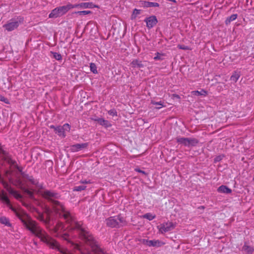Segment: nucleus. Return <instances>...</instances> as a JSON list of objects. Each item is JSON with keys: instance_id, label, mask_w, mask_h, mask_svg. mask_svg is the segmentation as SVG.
Segmentation results:
<instances>
[{"instance_id": "a18cd8bd", "label": "nucleus", "mask_w": 254, "mask_h": 254, "mask_svg": "<svg viewBox=\"0 0 254 254\" xmlns=\"http://www.w3.org/2000/svg\"><path fill=\"white\" fill-rule=\"evenodd\" d=\"M57 127H55V126L54 125H51L50 126V127L51 128H53L54 129V130L55 131V128H56Z\"/></svg>"}, {"instance_id": "a878e982", "label": "nucleus", "mask_w": 254, "mask_h": 254, "mask_svg": "<svg viewBox=\"0 0 254 254\" xmlns=\"http://www.w3.org/2000/svg\"><path fill=\"white\" fill-rule=\"evenodd\" d=\"M9 193L13 195L16 199H18L22 198V195L13 189L12 190H10V192Z\"/></svg>"}, {"instance_id": "7c9ffc66", "label": "nucleus", "mask_w": 254, "mask_h": 254, "mask_svg": "<svg viewBox=\"0 0 254 254\" xmlns=\"http://www.w3.org/2000/svg\"><path fill=\"white\" fill-rule=\"evenodd\" d=\"M91 13H92V12L90 10H83V11H78L77 12H75V13L78 14L80 15H86V14H90Z\"/></svg>"}, {"instance_id": "20e7f679", "label": "nucleus", "mask_w": 254, "mask_h": 254, "mask_svg": "<svg viewBox=\"0 0 254 254\" xmlns=\"http://www.w3.org/2000/svg\"><path fill=\"white\" fill-rule=\"evenodd\" d=\"M24 19L21 16L15 17L9 20L3 27L7 31H12L16 29L19 25L22 23Z\"/></svg>"}, {"instance_id": "bb28decb", "label": "nucleus", "mask_w": 254, "mask_h": 254, "mask_svg": "<svg viewBox=\"0 0 254 254\" xmlns=\"http://www.w3.org/2000/svg\"><path fill=\"white\" fill-rule=\"evenodd\" d=\"M51 54L53 55V57L56 60H57L58 61L62 60V55L60 54H59L58 53L54 52H51Z\"/></svg>"}, {"instance_id": "f704fd0d", "label": "nucleus", "mask_w": 254, "mask_h": 254, "mask_svg": "<svg viewBox=\"0 0 254 254\" xmlns=\"http://www.w3.org/2000/svg\"><path fill=\"white\" fill-rule=\"evenodd\" d=\"M0 101L3 102L4 103L7 104H9V100L1 94H0Z\"/></svg>"}, {"instance_id": "a211bd4d", "label": "nucleus", "mask_w": 254, "mask_h": 254, "mask_svg": "<svg viewBox=\"0 0 254 254\" xmlns=\"http://www.w3.org/2000/svg\"><path fill=\"white\" fill-rule=\"evenodd\" d=\"M22 177L28 180L31 184L33 185H36L37 183V181L35 180L32 176H29L28 174L25 173L23 174Z\"/></svg>"}, {"instance_id": "79ce46f5", "label": "nucleus", "mask_w": 254, "mask_h": 254, "mask_svg": "<svg viewBox=\"0 0 254 254\" xmlns=\"http://www.w3.org/2000/svg\"><path fill=\"white\" fill-rule=\"evenodd\" d=\"M140 13V10H138V9H134L133 12V15H137L139 14Z\"/></svg>"}, {"instance_id": "4c0bfd02", "label": "nucleus", "mask_w": 254, "mask_h": 254, "mask_svg": "<svg viewBox=\"0 0 254 254\" xmlns=\"http://www.w3.org/2000/svg\"><path fill=\"white\" fill-rule=\"evenodd\" d=\"M79 183L82 184H90L92 183V182L90 180H81Z\"/></svg>"}, {"instance_id": "37998d69", "label": "nucleus", "mask_w": 254, "mask_h": 254, "mask_svg": "<svg viewBox=\"0 0 254 254\" xmlns=\"http://www.w3.org/2000/svg\"><path fill=\"white\" fill-rule=\"evenodd\" d=\"M149 240H146V239H142L141 240V242L144 245H146L148 246V242H149Z\"/></svg>"}, {"instance_id": "423d86ee", "label": "nucleus", "mask_w": 254, "mask_h": 254, "mask_svg": "<svg viewBox=\"0 0 254 254\" xmlns=\"http://www.w3.org/2000/svg\"><path fill=\"white\" fill-rule=\"evenodd\" d=\"M175 227L176 224L172 222L168 221L166 223H163L159 226V232L162 234H164L173 230L175 229Z\"/></svg>"}, {"instance_id": "4be33fe9", "label": "nucleus", "mask_w": 254, "mask_h": 254, "mask_svg": "<svg viewBox=\"0 0 254 254\" xmlns=\"http://www.w3.org/2000/svg\"><path fill=\"white\" fill-rule=\"evenodd\" d=\"M5 157V160L10 165H13L15 167V165H17L15 161L12 160L11 158H10L7 155L6 156H4Z\"/></svg>"}, {"instance_id": "f3484780", "label": "nucleus", "mask_w": 254, "mask_h": 254, "mask_svg": "<svg viewBox=\"0 0 254 254\" xmlns=\"http://www.w3.org/2000/svg\"><path fill=\"white\" fill-rule=\"evenodd\" d=\"M131 64L133 67L141 68L143 67V64H142L141 62L138 60H133L131 63Z\"/></svg>"}, {"instance_id": "cd10ccee", "label": "nucleus", "mask_w": 254, "mask_h": 254, "mask_svg": "<svg viewBox=\"0 0 254 254\" xmlns=\"http://www.w3.org/2000/svg\"><path fill=\"white\" fill-rule=\"evenodd\" d=\"M90 69L91 72L93 73H97V67L95 64L91 63L90 64Z\"/></svg>"}, {"instance_id": "c756f323", "label": "nucleus", "mask_w": 254, "mask_h": 254, "mask_svg": "<svg viewBox=\"0 0 254 254\" xmlns=\"http://www.w3.org/2000/svg\"><path fill=\"white\" fill-rule=\"evenodd\" d=\"M143 217H144V218H146V219H148L149 220H152L155 218V216L153 215L152 214H151L150 213H148L144 214Z\"/></svg>"}, {"instance_id": "412c9836", "label": "nucleus", "mask_w": 254, "mask_h": 254, "mask_svg": "<svg viewBox=\"0 0 254 254\" xmlns=\"http://www.w3.org/2000/svg\"><path fill=\"white\" fill-rule=\"evenodd\" d=\"M192 93L194 95L196 96H205L207 94V91L203 89H201L200 91H193Z\"/></svg>"}, {"instance_id": "f257e3e1", "label": "nucleus", "mask_w": 254, "mask_h": 254, "mask_svg": "<svg viewBox=\"0 0 254 254\" xmlns=\"http://www.w3.org/2000/svg\"><path fill=\"white\" fill-rule=\"evenodd\" d=\"M43 196L45 198L52 203L55 211L58 213L59 212L60 215L64 217L66 221L70 224V229L77 230L76 228H74V223L78 222L74 219L69 212L65 210L62 203L56 200L60 197V194L55 191L45 190L43 192Z\"/></svg>"}, {"instance_id": "dca6fc26", "label": "nucleus", "mask_w": 254, "mask_h": 254, "mask_svg": "<svg viewBox=\"0 0 254 254\" xmlns=\"http://www.w3.org/2000/svg\"><path fill=\"white\" fill-rule=\"evenodd\" d=\"M242 251L245 252L247 254H252L254 250L252 247L245 244L242 248Z\"/></svg>"}, {"instance_id": "f8f14e48", "label": "nucleus", "mask_w": 254, "mask_h": 254, "mask_svg": "<svg viewBox=\"0 0 254 254\" xmlns=\"http://www.w3.org/2000/svg\"><path fill=\"white\" fill-rule=\"evenodd\" d=\"M142 5L144 7H158L159 4L157 2H150L146 1H141Z\"/></svg>"}, {"instance_id": "473e14b6", "label": "nucleus", "mask_w": 254, "mask_h": 254, "mask_svg": "<svg viewBox=\"0 0 254 254\" xmlns=\"http://www.w3.org/2000/svg\"><path fill=\"white\" fill-rule=\"evenodd\" d=\"M108 114L112 116H117V112L116 110L114 109H111L108 112Z\"/></svg>"}, {"instance_id": "c03bdc74", "label": "nucleus", "mask_w": 254, "mask_h": 254, "mask_svg": "<svg viewBox=\"0 0 254 254\" xmlns=\"http://www.w3.org/2000/svg\"><path fill=\"white\" fill-rule=\"evenodd\" d=\"M135 171L137 172L142 173V174L146 175V172L145 171H142V170H140L139 169H135Z\"/></svg>"}, {"instance_id": "b1692460", "label": "nucleus", "mask_w": 254, "mask_h": 254, "mask_svg": "<svg viewBox=\"0 0 254 254\" xmlns=\"http://www.w3.org/2000/svg\"><path fill=\"white\" fill-rule=\"evenodd\" d=\"M1 184L3 185V187L8 191L9 193L10 192V190H13L9 185L7 182L3 180H2Z\"/></svg>"}, {"instance_id": "0eeeda50", "label": "nucleus", "mask_w": 254, "mask_h": 254, "mask_svg": "<svg viewBox=\"0 0 254 254\" xmlns=\"http://www.w3.org/2000/svg\"><path fill=\"white\" fill-rule=\"evenodd\" d=\"M144 22L146 23V26L150 29L153 27L157 23L158 21L155 16H151L144 19Z\"/></svg>"}, {"instance_id": "393cba45", "label": "nucleus", "mask_w": 254, "mask_h": 254, "mask_svg": "<svg viewBox=\"0 0 254 254\" xmlns=\"http://www.w3.org/2000/svg\"><path fill=\"white\" fill-rule=\"evenodd\" d=\"M86 188V186L84 185H80L78 186H75L73 188V191H80L83 190H85Z\"/></svg>"}, {"instance_id": "1a4fd4ad", "label": "nucleus", "mask_w": 254, "mask_h": 254, "mask_svg": "<svg viewBox=\"0 0 254 254\" xmlns=\"http://www.w3.org/2000/svg\"><path fill=\"white\" fill-rule=\"evenodd\" d=\"M95 5L92 2H82L79 4H72V8L80 7L82 8H91L94 7Z\"/></svg>"}, {"instance_id": "2f4dec72", "label": "nucleus", "mask_w": 254, "mask_h": 254, "mask_svg": "<svg viewBox=\"0 0 254 254\" xmlns=\"http://www.w3.org/2000/svg\"><path fill=\"white\" fill-rule=\"evenodd\" d=\"M62 127L63 128L64 132L65 131H69L70 129V126L67 123L64 124L63 126H62Z\"/></svg>"}, {"instance_id": "2eb2a0df", "label": "nucleus", "mask_w": 254, "mask_h": 254, "mask_svg": "<svg viewBox=\"0 0 254 254\" xmlns=\"http://www.w3.org/2000/svg\"><path fill=\"white\" fill-rule=\"evenodd\" d=\"M55 132L59 136L64 137L66 136L65 132H64L62 126H58L55 128Z\"/></svg>"}, {"instance_id": "49530a36", "label": "nucleus", "mask_w": 254, "mask_h": 254, "mask_svg": "<svg viewBox=\"0 0 254 254\" xmlns=\"http://www.w3.org/2000/svg\"><path fill=\"white\" fill-rule=\"evenodd\" d=\"M253 58H254V57H253Z\"/></svg>"}, {"instance_id": "c9c22d12", "label": "nucleus", "mask_w": 254, "mask_h": 254, "mask_svg": "<svg viewBox=\"0 0 254 254\" xmlns=\"http://www.w3.org/2000/svg\"><path fill=\"white\" fill-rule=\"evenodd\" d=\"M178 48L180 49L184 50H190V48L189 47L184 45H178Z\"/></svg>"}, {"instance_id": "58836bf2", "label": "nucleus", "mask_w": 254, "mask_h": 254, "mask_svg": "<svg viewBox=\"0 0 254 254\" xmlns=\"http://www.w3.org/2000/svg\"><path fill=\"white\" fill-rule=\"evenodd\" d=\"M15 168L20 173V174L22 175V176L23 175V174H25V173L22 171V168L20 167H19L17 165H15Z\"/></svg>"}, {"instance_id": "6ab92c4d", "label": "nucleus", "mask_w": 254, "mask_h": 254, "mask_svg": "<svg viewBox=\"0 0 254 254\" xmlns=\"http://www.w3.org/2000/svg\"><path fill=\"white\" fill-rule=\"evenodd\" d=\"M240 76V73L238 71H234L230 77L231 81L236 82Z\"/></svg>"}, {"instance_id": "6e6552de", "label": "nucleus", "mask_w": 254, "mask_h": 254, "mask_svg": "<svg viewBox=\"0 0 254 254\" xmlns=\"http://www.w3.org/2000/svg\"><path fill=\"white\" fill-rule=\"evenodd\" d=\"M88 146V143H77L70 146V150L72 152H77L82 149L86 148Z\"/></svg>"}, {"instance_id": "5701e85b", "label": "nucleus", "mask_w": 254, "mask_h": 254, "mask_svg": "<svg viewBox=\"0 0 254 254\" xmlns=\"http://www.w3.org/2000/svg\"><path fill=\"white\" fill-rule=\"evenodd\" d=\"M164 54L157 52L155 54V56L154 57V60L155 61H162L164 60Z\"/></svg>"}, {"instance_id": "ddd939ff", "label": "nucleus", "mask_w": 254, "mask_h": 254, "mask_svg": "<svg viewBox=\"0 0 254 254\" xmlns=\"http://www.w3.org/2000/svg\"><path fill=\"white\" fill-rule=\"evenodd\" d=\"M217 191L219 192L224 193L226 194H229L232 192V190L230 188L224 185L220 186L218 188Z\"/></svg>"}, {"instance_id": "a19ab883", "label": "nucleus", "mask_w": 254, "mask_h": 254, "mask_svg": "<svg viewBox=\"0 0 254 254\" xmlns=\"http://www.w3.org/2000/svg\"><path fill=\"white\" fill-rule=\"evenodd\" d=\"M39 219L41 221L47 223V221L44 219V216L42 214H40L39 217Z\"/></svg>"}, {"instance_id": "ea45409f", "label": "nucleus", "mask_w": 254, "mask_h": 254, "mask_svg": "<svg viewBox=\"0 0 254 254\" xmlns=\"http://www.w3.org/2000/svg\"><path fill=\"white\" fill-rule=\"evenodd\" d=\"M222 159V157L221 156H218L217 157H216L214 159V162H219L220 161V160H221Z\"/></svg>"}, {"instance_id": "aec40b11", "label": "nucleus", "mask_w": 254, "mask_h": 254, "mask_svg": "<svg viewBox=\"0 0 254 254\" xmlns=\"http://www.w3.org/2000/svg\"><path fill=\"white\" fill-rule=\"evenodd\" d=\"M238 17V15L237 14H233L231 15L230 16L228 17L226 19L225 22L226 25L229 24L232 21L235 20Z\"/></svg>"}, {"instance_id": "7ed1b4c3", "label": "nucleus", "mask_w": 254, "mask_h": 254, "mask_svg": "<svg viewBox=\"0 0 254 254\" xmlns=\"http://www.w3.org/2000/svg\"><path fill=\"white\" fill-rule=\"evenodd\" d=\"M72 4L68 3L66 5L57 7L53 9L49 15V18H57L62 16L72 9Z\"/></svg>"}, {"instance_id": "4468645a", "label": "nucleus", "mask_w": 254, "mask_h": 254, "mask_svg": "<svg viewBox=\"0 0 254 254\" xmlns=\"http://www.w3.org/2000/svg\"><path fill=\"white\" fill-rule=\"evenodd\" d=\"M0 222L7 227L11 226V224L10 223L9 219L4 216L0 215Z\"/></svg>"}, {"instance_id": "9d476101", "label": "nucleus", "mask_w": 254, "mask_h": 254, "mask_svg": "<svg viewBox=\"0 0 254 254\" xmlns=\"http://www.w3.org/2000/svg\"><path fill=\"white\" fill-rule=\"evenodd\" d=\"M95 121L98 122L100 125L105 127H111V125L110 123L107 121L102 118H97L94 120Z\"/></svg>"}, {"instance_id": "72a5a7b5", "label": "nucleus", "mask_w": 254, "mask_h": 254, "mask_svg": "<svg viewBox=\"0 0 254 254\" xmlns=\"http://www.w3.org/2000/svg\"><path fill=\"white\" fill-rule=\"evenodd\" d=\"M7 154V152L3 149L2 146L1 145V144L0 143V155H2L3 156H6Z\"/></svg>"}, {"instance_id": "f03ea898", "label": "nucleus", "mask_w": 254, "mask_h": 254, "mask_svg": "<svg viewBox=\"0 0 254 254\" xmlns=\"http://www.w3.org/2000/svg\"><path fill=\"white\" fill-rule=\"evenodd\" d=\"M106 222L111 228H119L127 225L126 220L120 215L110 217L106 220Z\"/></svg>"}, {"instance_id": "9b49d317", "label": "nucleus", "mask_w": 254, "mask_h": 254, "mask_svg": "<svg viewBox=\"0 0 254 254\" xmlns=\"http://www.w3.org/2000/svg\"><path fill=\"white\" fill-rule=\"evenodd\" d=\"M164 243L159 240H149L148 242V246L159 247L163 245Z\"/></svg>"}, {"instance_id": "c85d7f7f", "label": "nucleus", "mask_w": 254, "mask_h": 254, "mask_svg": "<svg viewBox=\"0 0 254 254\" xmlns=\"http://www.w3.org/2000/svg\"><path fill=\"white\" fill-rule=\"evenodd\" d=\"M151 103L152 104L154 105H159V106H160L159 107H156V109H160L162 107L164 106V102H163L162 101L155 102L154 101H151Z\"/></svg>"}, {"instance_id": "e433bc0d", "label": "nucleus", "mask_w": 254, "mask_h": 254, "mask_svg": "<svg viewBox=\"0 0 254 254\" xmlns=\"http://www.w3.org/2000/svg\"><path fill=\"white\" fill-rule=\"evenodd\" d=\"M23 191L29 196L32 197L33 196V192L27 189L23 188Z\"/></svg>"}, {"instance_id": "39448f33", "label": "nucleus", "mask_w": 254, "mask_h": 254, "mask_svg": "<svg viewBox=\"0 0 254 254\" xmlns=\"http://www.w3.org/2000/svg\"><path fill=\"white\" fill-rule=\"evenodd\" d=\"M176 140L178 143L187 147L195 146L198 143V140L194 138L178 137Z\"/></svg>"}]
</instances>
